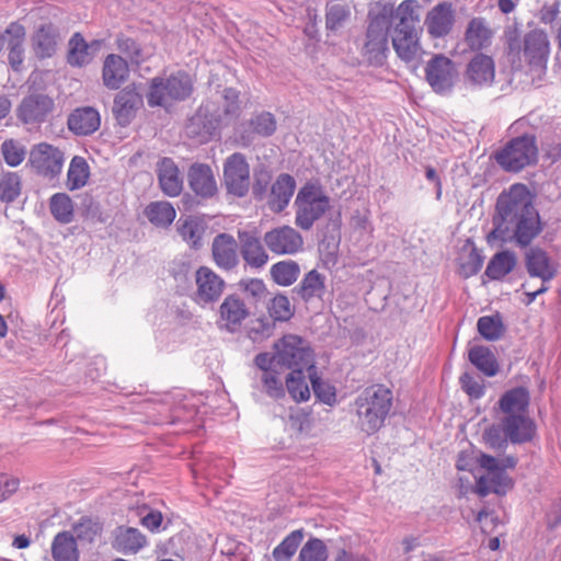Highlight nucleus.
Wrapping results in <instances>:
<instances>
[{"instance_id":"nucleus-22","label":"nucleus","mask_w":561,"mask_h":561,"mask_svg":"<svg viewBox=\"0 0 561 561\" xmlns=\"http://www.w3.org/2000/svg\"><path fill=\"white\" fill-rule=\"evenodd\" d=\"M250 316L249 308L236 294L228 295L219 307L218 325L228 332H237Z\"/></svg>"},{"instance_id":"nucleus-53","label":"nucleus","mask_w":561,"mask_h":561,"mask_svg":"<svg viewBox=\"0 0 561 561\" xmlns=\"http://www.w3.org/2000/svg\"><path fill=\"white\" fill-rule=\"evenodd\" d=\"M72 531L76 540L91 543L101 535L102 525L90 517H82L73 525Z\"/></svg>"},{"instance_id":"nucleus-56","label":"nucleus","mask_w":561,"mask_h":561,"mask_svg":"<svg viewBox=\"0 0 561 561\" xmlns=\"http://www.w3.org/2000/svg\"><path fill=\"white\" fill-rule=\"evenodd\" d=\"M21 193V179L15 172H9L0 180V201L12 203Z\"/></svg>"},{"instance_id":"nucleus-40","label":"nucleus","mask_w":561,"mask_h":561,"mask_svg":"<svg viewBox=\"0 0 561 561\" xmlns=\"http://www.w3.org/2000/svg\"><path fill=\"white\" fill-rule=\"evenodd\" d=\"M470 363L488 377H493L499 371V364L493 352L483 345H476L469 350Z\"/></svg>"},{"instance_id":"nucleus-50","label":"nucleus","mask_w":561,"mask_h":561,"mask_svg":"<svg viewBox=\"0 0 561 561\" xmlns=\"http://www.w3.org/2000/svg\"><path fill=\"white\" fill-rule=\"evenodd\" d=\"M304 539V530L296 529L288 534L279 545L273 550V557L276 561H289L296 553Z\"/></svg>"},{"instance_id":"nucleus-12","label":"nucleus","mask_w":561,"mask_h":561,"mask_svg":"<svg viewBox=\"0 0 561 561\" xmlns=\"http://www.w3.org/2000/svg\"><path fill=\"white\" fill-rule=\"evenodd\" d=\"M215 101H206L197 112L188 119L185 130L188 137L196 138L201 142H207L218 135L224 127L221 118L216 114Z\"/></svg>"},{"instance_id":"nucleus-54","label":"nucleus","mask_w":561,"mask_h":561,"mask_svg":"<svg viewBox=\"0 0 561 561\" xmlns=\"http://www.w3.org/2000/svg\"><path fill=\"white\" fill-rule=\"evenodd\" d=\"M478 332L488 341L499 340L504 327L500 316H483L477 322Z\"/></svg>"},{"instance_id":"nucleus-39","label":"nucleus","mask_w":561,"mask_h":561,"mask_svg":"<svg viewBox=\"0 0 561 561\" xmlns=\"http://www.w3.org/2000/svg\"><path fill=\"white\" fill-rule=\"evenodd\" d=\"M216 103V114L221 119L224 126L236 121L241 112L239 92L233 88H226Z\"/></svg>"},{"instance_id":"nucleus-62","label":"nucleus","mask_w":561,"mask_h":561,"mask_svg":"<svg viewBox=\"0 0 561 561\" xmlns=\"http://www.w3.org/2000/svg\"><path fill=\"white\" fill-rule=\"evenodd\" d=\"M332 561H368V558L342 543L334 547Z\"/></svg>"},{"instance_id":"nucleus-1","label":"nucleus","mask_w":561,"mask_h":561,"mask_svg":"<svg viewBox=\"0 0 561 561\" xmlns=\"http://www.w3.org/2000/svg\"><path fill=\"white\" fill-rule=\"evenodd\" d=\"M492 225L486 241L496 247L514 243L526 248L542 232L539 211L526 185L513 184L499 195Z\"/></svg>"},{"instance_id":"nucleus-33","label":"nucleus","mask_w":561,"mask_h":561,"mask_svg":"<svg viewBox=\"0 0 561 561\" xmlns=\"http://www.w3.org/2000/svg\"><path fill=\"white\" fill-rule=\"evenodd\" d=\"M127 61L119 55L110 54L103 64L102 79L107 89L117 90L128 78Z\"/></svg>"},{"instance_id":"nucleus-63","label":"nucleus","mask_w":561,"mask_h":561,"mask_svg":"<svg viewBox=\"0 0 561 561\" xmlns=\"http://www.w3.org/2000/svg\"><path fill=\"white\" fill-rule=\"evenodd\" d=\"M20 486V480L5 473H0V503L14 494Z\"/></svg>"},{"instance_id":"nucleus-19","label":"nucleus","mask_w":561,"mask_h":561,"mask_svg":"<svg viewBox=\"0 0 561 561\" xmlns=\"http://www.w3.org/2000/svg\"><path fill=\"white\" fill-rule=\"evenodd\" d=\"M240 254L245 265L260 270L268 262V253L262 242L260 233L255 230H238Z\"/></svg>"},{"instance_id":"nucleus-16","label":"nucleus","mask_w":561,"mask_h":561,"mask_svg":"<svg viewBox=\"0 0 561 561\" xmlns=\"http://www.w3.org/2000/svg\"><path fill=\"white\" fill-rule=\"evenodd\" d=\"M425 75L432 89L444 94L454 87L457 70L453 60L444 55H436L426 64Z\"/></svg>"},{"instance_id":"nucleus-45","label":"nucleus","mask_w":561,"mask_h":561,"mask_svg":"<svg viewBox=\"0 0 561 561\" xmlns=\"http://www.w3.org/2000/svg\"><path fill=\"white\" fill-rule=\"evenodd\" d=\"M51 216L62 225L73 220V203L66 193H56L49 199Z\"/></svg>"},{"instance_id":"nucleus-28","label":"nucleus","mask_w":561,"mask_h":561,"mask_svg":"<svg viewBox=\"0 0 561 561\" xmlns=\"http://www.w3.org/2000/svg\"><path fill=\"white\" fill-rule=\"evenodd\" d=\"M60 41L59 30L53 23L41 25L32 37V45L36 57L50 58L57 50Z\"/></svg>"},{"instance_id":"nucleus-26","label":"nucleus","mask_w":561,"mask_h":561,"mask_svg":"<svg viewBox=\"0 0 561 561\" xmlns=\"http://www.w3.org/2000/svg\"><path fill=\"white\" fill-rule=\"evenodd\" d=\"M100 46V41L88 43L80 33H75L68 43L67 62L71 67H84L94 59Z\"/></svg>"},{"instance_id":"nucleus-48","label":"nucleus","mask_w":561,"mask_h":561,"mask_svg":"<svg viewBox=\"0 0 561 561\" xmlns=\"http://www.w3.org/2000/svg\"><path fill=\"white\" fill-rule=\"evenodd\" d=\"M351 16V10L347 5L331 2L327 4L325 28L330 33L340 32Z\"/></svg>"},{"instance_id":"nucleus-2","label":"nucleus","mask_w":561,"mask_h":561,"mask_svg":"<svg viewBox=\"0 0 561 561\" xmlns=\"http://www.w3.org/2000/svg\"><path fill=\"white\" fill-rule=\"evenodd\" d=\"M356 428L367 436L379 432L393 407L391 389L376 383L363 389L352 403Z\"/></svg>"},{"instance_id":"nucleus-27","label":"nucleus","mask_w":561,"mask_h":561,"mask_svg":"<svg viewBox=\"0 0 561 561\" xmlns=\"http://www.w3.org/2000/svg\"><path fill=\"white\" fill-rule=\"evenodd\" d=\"M526 270L531 277H538L542 284L550 282L557 275V268L548 253L540 248H529L525 254Z\"/></svg>"},{"instance_id":"nucleus-9","label":"nucleus","mask_w":561,"mask_h":561,"mask_svg":"<svg viewBox=\"0 0 561 561\" xmlns=\"http://www.w3.org/2000/svg\"><path fill=\"white\" fill-rule=\"evenodd\" d=\"M193 91L191 77L185 71H176L170 76L154 77L150 80L147 102L151 107H167L172 102L187 99Z\"/></svg>"},{"instance_id":"nucleus-44","label":"nucleus","mask_w":561,"mask_h":561,"mask_svg":"<svg viewBox=\"0 0 561 561\" xmlns=\"http://www.w3.org/2000/svg\"><path fill=\"white\" fill-rule=\"evenodd\" d=\"M178 231L182 239L192 248H201L205 226L199 219L195 217H187L184 220L180 219L178 221Z\"/></svg>"},{"instance_id":"nucleus-6","label":"nucleus","mask_w":561,"mask_h":561,"mask_svg":"<svg viewBox=\"0 0 561 561\" xmlns=\"http://www.w3.org/2000/svg\"><path fill=\"white\" fill-rule=\"evenodd\" d=\"M394 8L381 5L368 13V25L362 54L371 65H382L389 53V31L392 25Z\"/></svg>"},{"instance_id":"nucleus-35","label":"nucleus","mask_w":561,"mask_h":561,"mask_svg":"<svg viewBox=\"0 0 561 561\" xmlns=\"http://www.w3.org/2000/svg\"><path fill=\"white\" fill-rule=\"evenodd\" d=\"M112 546L122 553H136L147 543L146 537L135 527L118 526Z\"/></svg>"},{"instance_id":"nucleus-37","label":"nucleus","mask_w":561,"mask_h":561,"mask_svg":"<svg viewBox=\"0 0 561 561\" xmlns=\"http://www.w3.org/2000/svg\"><path fill=\"white\" fill-rule=\"evenodd\" d=\"M54 561H79L80 552L75 536L67 530L59 531L50 545Z\"/></svg>"},{"instance_id":"nucleus-61","label":"nucleus","mask_w":561,"mask_h":561,"mask_svg":"<svg viewBox=\"0 0 561 561\" xmlns=\"http://www.w3.org/2000/svg\"><path fill=\"white\" fill-rule=\"evenodd\" d=\"M248 297H251L254 302L265 299L267 296V288L264 282L260 278H251L240 283Z\"/></svg>"},{"instance_id":"nucleus-60","label":"nucleus","mask_w":561,"mask_h":561,"mask_svg":"<svg viewBox=\"0 0 561 561\" xmlns=\"http://www.w3.org/2000/svg\"><path fill=\"white\" fill-rule=\"evenodd\" d=\"M462 390L472 399H480L484 396V385L482 380L476 379L469 373H465L460 377Z\"/></svg>"},{"instance_id":"nucleus-58","label":"nucleus","mask_w":561,"mask_h":561,"mask_svg":"<svg viewBox=\"0 0 561 561\" xmlns=\"http://www.w3.org/2000/svg\"><path fill=\"white\" fill-rule=\"evenodd\" d=\"M268 312L275 321L282 322L288 321L294 314L290 301L285 295H277L271 300Z\"/></svg>"},{"instance_id":"nucleus-57","label":"nucleus","mask_w":561,"mask_h":561,"mask_svg":"<svg viewBox=\"0 0 561 561\" xmlns=\"http://www.w3.org/2000/svg\"><path fill=\"white\" fill-rule=\"evenodd\" d=\"M1 152L4 161L10 167H18L21 164L26 154L25 147L19 140L14 139L4 140L1 145Z\"/></svg>"},{"instance_id":"nucleus-30","label":"nucleus","mask_w":561,"mask_h":561,"mask_svg":"<svg viewBox=\"0 0 561 561\" xmlns=\"http://www.w3.org/2000/svg\"><path fill=\"white\" fill-rule=\"evenodd\" d=\"M157 173L162 192L171 197L181 194L183 179L175 162L171 158H162L157 165Z\"/></svg>"},{"instance_id":"nucleus-7","label":"nucleus","mask_w":561,"mask_h":561,"mask_svg":"<svg viewBox=\"0 0 561 561\" xmlns=\"http://www.w3.org/2000/svg\"><path fill=\"white\" fill-rule=\"evenodd\" d=\"M478 465L485 471L477 479L476 493L480 496H486L490 493L504 495L513 486V481L507 474L508 469L517 466L518 459L513 455L491 456L480 454L477 459Z\"/></svg>"},{"instance_id":"nucleus-34","label":"nucleus","mask_w":561,"mask_h":561,"mask_svg":"<svg viewBox=\"0 0 561 561\" xmlns=\"http://www.w3.org/2000/svg\"><path fill=\"white\" fill-rule=\"evenodd\" d=\"M530 402L529 391L525 387H515L505 391L497 401V409L504 415H527Z\"/></svg>"},{"instance_id":"nucleus-20","label":"nucleus","mask_w":561,"mask_h":561,"mask_svg":"<svg viewBox=\"0 0 561 561\" xmlns=\"http://www.w3.org/2000/svg\"><path fill=\"white\" fill-rule=\"evenodd\" d=\"M455 22L456 12L453 3L443 1L426 13L424 25L432 38H443L453 31Z\"/></svg>"},{"instance_id":"nucleus-8","label":"nucleus","mask_w":561,"mask_h":561,"mask_svg":"<svg viewBox=\"0 0 561 561\" xmlns=\"http://www.w3.org/2000/svg\"><path fill=\"white\" fill-rule=\"evenodd\" d=\"M295 224L302 230H310L331 207L330 197L318 182L304 184L295 198Z\"/></svg>"},{"instance_id":"nucleus-15","label":"nucleus","mask_w":561,"mask_h":561,"mask_svg":"<svg viewBox=\"0 0 561 561\" xmlns=\"http://www.w3.org/2000/svg\"><path fill=\"white\" fill-rule=\"evenodd\" d=\"M55 107L54 100L41 92H32L25 95L16 108L18 118L26 125L44 123Z\"/></svg>"},{"instance_id":"nucleus-64","label":"nucleus","mask_w":561,"mask_h":561,"mask_svg":"<svg viewBox=\"0 0 561 561\" xmlns=\"http://www.w3.org/2000/svg\"><path fill=\"white\" fill-rule=\"evenodd\" d=\"M254 363L260 369L259 373H274L279 364H276V352L272 355L270 353H260L255 356Z\"/></svg>"},{"instance_id":"nucleus-21","label":"nucleus","mask_w":561,"mask_h":561,"mask_svg":"<svg viewBox=\"0 0 561 561\" xmlns=\"http://www.w3.org/2000/svg\"><path fill=\"white\" fill-rule=\"evenodd\" d=\"M238 245L239 241L227 232L215 236L211 243V256L218 268L230 272L239 265Z\"/></svg>"},{"instance_id":"nucleus-32","label":"nucleus","mask_w":561,"mask_h":561,"mask_svg":"<svg viewBox=\"0 0 561 561\" xmlns=\"http://www.w3.org/2000/svg\"><path fill=\"white\" fill-rule=\"evenodd\" d=\"M295 188L296 181L291 175L287 173L279 174L271 187L270 208L275 213L283 211L288 206Z\"/></svg>"},{"instance_id":"nucleus-25","label":"nucleus","mask_w":561,"mask_h":561,"mask_svg":"<svg viewBox=\"0 0 561 561\" xmlns=\"http://www.w3.org/2000/svg\"><path fill=\"white\" fill-rule=\"evenodd\" d=\"M142 105V98L134 85L121 90L114 100L113 113L121 126H127Z\"/></svg>"},{"instance_id":"nucleus-55","label":"nucleus","mask_w":561,"mask_h":561,"mask_svg":"<svg viewBox=\"0 0 561 561\" xmlns=\"http://www.w3.org/2000/svg\"><path fill=\"white\" fill-rule=\"evenodd\" d=\"M249 126L252 133L261 137H270L275 133L277 123L272 113L261 112L250 119Z\"/></svg>"},{"instance_id":"nucleus-59","label":"nucleus","mask_w":561,"mask_h":561,"mask_svg":"<svg viewBox=\"0 0 561 561\" xmlns=\"http://www.w3.org/2000/svg\"><path fill=\"white\" fill-rule=\"evenodd\" d=\"M312 389L314 396L323 403L328 405H333L336 401V391L333 386L329 382L321 380L319 377H313L310 375Z\"/></svg>"},{"instance_id":"nucleus-3","label":"nucleus","mask_w":561,"mask_h":561,"mask_svg":"<svg viewBox=\"0 0 561 561\" xmlns=\"http://www.w3.org/2000/svg\"><path fill=\"white\" fill-rule=\"evenodd\" d=\"M419 9L417 0H403L394 9L392 47L398 57L407 62L414 60L421 51Z\"/></svg>"},{"instance_id":"nucleus-38","label":"nucleus","mask_w":561,"mask_h":561,"mask_svg":"<svg viewBox=\"0 0 561 561\" xmlns=\"http://www.w3.org/2000/svg\"><path fill=\"white\" fill-rule=\"evenodd\" d=\"M494 76V61L490 56L478 54L468 64L467 78L476 85L492 83Z\"/></svg>"},{"instance_id":"nucleus-43","label":"nucleus","mask_w":561,"mask_h":561,"mask_svg":"<svg viewBox=\"0 0 561 561\" xmlns=\"http://www.w3.org/2000/svg\"><path fill=\"white\" fill-rule=\"evenodd\" d=\"M145 216L152 225L167 228L175 219L176 211L169 202H152L145 208Z\"/></svg>"},{"instance_id":"nucleus-36","label":"nucleus","mask_w":561,"mask_h":561,"mask_svg":"<svg viewBox=\"0 0 561 561\" xmlns=\"http://www.w3.org/2000/svg\"><path fill=\"white\" fill-rule=\"evenodd\" d=\"M325 279L323 274L319 273L317 270H311L305 274L300 283L294 287L293 293L305 302H309L314 298L322 299L327 290Z\"/></svg>"},{"instance_id":"nucleus-14","label":"nucleus","mask_w":561,"mask_h":561,"mask_svg":"<svg viewBox=\"0 0 561 561\" xmlns=\"http://www.w3.org/2000/svg\"><path fill=\"white\" fill-rule=\"evenodd\" d=\"M196 290L193 300L205 308L214 305L221 297L226 283L208 266H201L195 272Z\"/></svg>"},{"instance_id":"nucleus-18","label":"nucleus","mask_w":561,"mask_h":561,"mask_svg":"<svg viewBox=\"0 0 561 561\" xmlns=\"http://www.w3.org/2000/svg\"><path fill=\"white\" fill-rule=\"evenodd\" d=\"M267 249L278 255L295 254L302 249L301 234L290 226L276 227L263 237Z\"/></svg>"},{"instance_id":"nucleus-13","label":"nucleus","mask_w":561,"mask_h":561,"mask_svg":"<svg viewBox=\"0 0 561 561\" xmlns=\"http://www.w3.org/2000/svg\"><path fill=\"white\" fill-rule=\"evenodd\" d=\"M224 184L228 194L244 197L250 190V165L243 153L230 154L224 163Z\"/></svg>"},{"instance_id":"nucleus-41","label":"nucleus","mask_w":561,"mask_h":561,"mask_svg":"<svg viewBox=\"0 0 561 561\" xmlns=\"http://www.w3.org/2000/svg\"><path fill=\"white\" fill-rule=\"evenodd\" d=\"M253 389L264 392L272 399L278 400L285 397L283 380L277 371L256 373L253 377Z\"/></svg>"},{"instance_id":"nucleus-11","label":"nucleus","mask_w":561,"mask_h":561,"mask_svg":"<svg viewBox=\"0 0 561 561\" xmlns=\"http://www.w3.org/2000/svg\"><path fill=\"white\" fill-rule=\"evenodd\" d=\"M276 364L291 371L313 368L312 351L298 335H285L275 344Z\"/></svg>"},{"instance_id":"nucleus-24","label":"nucleus","mask_w":561,"mask_h":561,"mask_svg":"<svg viewBox=\"0 0 561 561\" xmlns=\"http://www.w3.org/2000/svg\"><path fill=\"white\" fill-rule=\"evenodd\" d=\"M187 181L191 190L202 198H211L218 192L216 179L208 164L193 163L187 172Z\"/></svg>"},{"instance_id":"nucleus-31","label":"nucleus","mask_w":561,"mask_h":561,"mask_svg":"<svg viewBox=\"0 0 561 561\" xmlns=\"http://www.w3.org/2000/svg\"><path fill=\"white\" fill-rule=\"evenodd\" d=\"M67 124L76 135H91L100 127V113L91 106L79 107L69 115Z\"/></svg>"},{"instance_id":"nucleus-42","label":"nucleus","mask_w":561,"mask_h":561,"mask_svg":"<svg viewBox=\"0 0 561 561\" xmlns=\"http://www.w3.org/2000/svg\"><path fill=\"white\" fill-rule=\"evenodd\" d=\"M516 265V256L511 251H502L490 260L485 275L491 279H501L510 274Z\"/></svg>"},{"instance_id":"nucleus-5","label":"nucleus","mask_w":561,"mask_h":561,"mask_svg":"<svg viewBox=\"0 0 561 561\" xmlns=\"http://www.w3.org/2000/svg\"><path fill=\"white\" fill-rule=\"evenodd\" d=\"M536 435V424L525 414H508L483 430L482 440L495 451H503L508 444H524Z\"/></svg>"},{"instance_id":"nucleus-29","label":"nucleus","mask_w":561,"mask_h":561,"mask_svg":"<svg viewBox=\"0 0 561 561\" xmlns=\"http://www.w3.org/2000/svg\"><path fill=\"white\" fill-rule=\"evenodd\" d=\"M494 32L484 18H472L465 31V43L474 51L489 47L492 43Z\"/></svg>"},{"instance_id":"nucleus-23","label":"nucleus","mask_w":561,"mask_h":561,"mask_svg":"<svg viewBox=\"0 0 561 561\" xmlns=\"http://www.w3.org/2000/svg\"><path fill=\"white\" fill-rule=\"evenodd\" d=\"M25 28L19 23H11L2 33V48L8 50L9 65L20 71L24 61Z\"/></svg>"},{"instance_id":"nucleus-51","label":"nucleus","mask_w":561,"mask_h":561,"mask_svg":"<svg viewBox=\"0 0 561 561\" xmlns=\"http://www.w3.org/2000/svg\"><path fill=\"white\" fill-rule=\"evenodd\" d=\"M286 389L290 397L297 402L307 401L309 399L310 390L306 383L304 370H299L298 368L296 371H290L287 375Z\"/></svg>"},{"instance_id":"nucleus-47","label":"nucleus","mask_w":561,"mask_h":561,"mask_svg":"<svg viewBox=\"0 0 561 561\" xmlns=\"http://www.w3.org/2000/svg\"><path fill=\"white\" fill-rule=\"evenodd\" d=\"M300 274V266L293 260L280 261L272 265L271 276L280 286L293 285Z\"/></svg>"},{"instance_id":"nucleus-10","label":"nucleus","mask_w":561,"mask_h":561,"mask_svg":"<svg viewBox=\"0 0 561 561\" xmlns=\"http://www.w3.org/2000/svg\"><path fill=\"white\" fill-rule=\"evenodd\" d=\"M496 162L510 172H518L537 162L538 147L534 135H522L510 140L495 156Z\"/></svg>"},{"instance_id":"nucleus-17","label":"nucleus","mask_w":561,"mask_h":561,"mask_svg":"<svg viewBox=\"0 0 561 561\" xmlns=\"http://www.w3.org/2000/svg\"><path fill=\"white\" fill-rule=\"evenodd\" d=\"M64 153L58 148L42 142L36 145L30 152V162L38 174L55 178L61 172L64 165Z\"/></svg>"},{"instance_id":"nucleus-49","label":"nucleus","mask_w":561,"mask_h":561,"mask_svg":"<svg viewBox=\"0 0 561 561\" xmlns=\"http://www.w3.org/2000/svg\"><path fill=\"white\" fill-rule=\"evenodd\" d=\"M116 46L121 54L125 55L131 65H140L145 62L149 54L135 39L123 34L117 35Z\"/></svg>"},{"instance_id":"nucleus-46","label":"nucleus","mask_w":561,"mask_h":561,"mask_svg":"<svg viewBox=\"0 0 561 561\" xmlns=\"http://www.w3.org/2000/svg\"><path fill=\"white\" fill-rule=\"evenodd\" d=\"M90 176V168L83 157L75 156L69 164L67 173V186L69 190H78L83 187Z\"/></svg>"},{"instance_id":"nucleus-4","label":"nucleus","mask_w":561,"mask_h":561,"mask_svg":"<svg viewBox=\"0 0 561 561\" xmlns=\"http://www.w3.org/2000/svg\"><path fill=\"white\" fill-rule=\"evenodd\" d=\"M503 37L507 55L513 62L522 61L524 57L530 66L546 67L550 44L545 31L535 28L522 37L517 24H514L505 28Z\"/></svg>"},{"instance_id":"nucleus-52","label":"nucleus","mask_w":561,"mask_h":561,"mask_svg":"<svg viewBox=\"0 0 561 561\" xmlns=\"http://www.w3.org/2000/svg\"><path fill=\"white\" fill-rule=\"evenodd\" d=\"M328 557V547L324 541L320 538L311 537L300 549L298 561H327Z\"/></svg>"}]
</instances>
